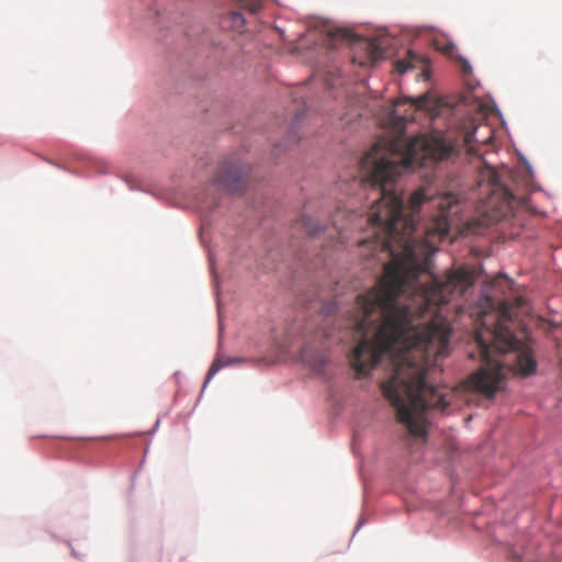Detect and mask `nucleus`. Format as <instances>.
I'll return each instance as SVG.
<instances>
[{"label": "nucleus", "mask_w": 562, "mask_h": 562, "mask_svg": "<svg viewBox=\"0 0 562 562\" xmlns=\"http://www.w3.org/2000/svg\"><path fill=\"white\" fill-rule=\"evenodd\" d=\"M117 177L120 179H122L127 184L130 190L139 191V192H145V193L151 194V192L149 190L143 188L139 184L138 179L135 176H133V175H117Z\"/></svg>", "instance_id": "a211bd4d"}, {"label": "nucleus", "mask_w": 562, "mask_h": 562, "mask_svg": "<svg viewBox=\"0 0 562 562\" xmlns=\"http://www.w3.org/2000/svg\"><path fill=\"white\" fill-rule=\"evenodd\" d=\"M398 35L407 40L408 42H414L416 40H424L426 45L430 48L442 49V44L439 40V36H442L448 42V48L451 50H457V45L452 38H450L446 33L440 31L434 25L425 24V25H409V24H400L398 25Z\"/></svg>", "instance_id": "423d86ee"}, {"label": "nucleus", "mask_w": 562, "mask_h": 562, "mask_svg": "<svg viewBox=\"0 0 562 562\" xmlns=\"http://www.w3.org/2000/svg\"><path fill=\"white\" fill-rule=\"evenodd\" d=\"M385 40H396V36L390 32L387 25H378L375 27L374 41L380 43Z\"/></svg>", "instance_id": "aec40b11"}, {"label": "nucleus", "mask_w": 562, "mask_h": 562, "mask_svg": "<svg viewBox=\"0 0 562 562\" xmlns=\"http://www.w3.org/2000/svg\"><path fill=\"white\" fill-rule=\"evenodd\" d=\"M300 362L307 368L313 375L322 379L326 383L329 384V396L331 397L334 402V408L336 411V414L339 415L344 411V403L340 398L337 397L336 390L334 389V385L331 384L333 375L330 371L328 370L329 364V357L325 353L312 349L310 347H305L300 356H299Z\"/></svg>", "instance_id": "39448f33"}, {"label": "nucleus", "mask_w": 562, "mask_h": 562, "mask_svg": "<svg viewBox=\"0 0 562 562\" xmlns=\"http://www.w3.org/2000/svg\"><path fill=\"white\" fill-rule=\"evenodd\" d=\"M203 111L205 112V116L203 117L204 121L209 123H214L215 119H213V112H215V109H210L206 105H202Z\"/></svg>", "instance_id": "c85d7f7f"}, {"label": "nucleus", "mask_w": 562, "mask_h": 562, "mask_svg": "<svg viewBox=\"0 0 562 562\" xmlns=\"http://www.w3.org/2000/svg\"><path fill=\"white\" fill-rule=\"evenodd\" d=\"M222 344H223V326L222 324L220 323V330H218V353L217 356L215 357V359L212 361L207 372H206V375H205V379H204V382H203V385H202V389L200 391V394H199V397H198V401H196V404H199L200 400L202 398L203 394H204V391L206 390L209 383L212 381V379L222 370L224 369V366L222 363V358H221V355H220V351L222 349Z\"/></svg>", "instance_id": "9b49d317"}, {"label": "nucleus", "mask_w": 562, "mask_h": 562, "mask_svg": "<svg viewBox=\"0 0 562 562\" xmlns=\"http://www.w3.org/2000/svg\"><path fill=\"white\" fill-rule=\"evenodd\" d=\"M367 524V518L364 517H360V519L358 520L356 527H355V530L352 532V536H351V539L355 537V535Z\"/></svg>", "instance_id": "7c9ffc66"}, {"label": "nucleus", "mask_w": 562, "mask_h": 562, "mask_svg": "<svg viewBox=\"0 0 562 562\" xmlns=\"http://www.w3.org/2000/svg\"><path fill=\"white\" fill-rule=\"evenodd\" d=\"M206 223V220L203 221V227L200 229V233H199V237H200V240L202 243V245L206 246V240H205V237H204V225Z\"/></svg>", "instance_id": "2f4dec72"}, {"label": "nucleus", "mask_w": 562, "mask_h": 562, "mask_svg": "<svg viewBox=\"0 0 562 562\" xmlns=\"http://www.w3.org/2000/svg\"><path fill=\"white\" fill-rule=\"evenodd\" d=\"M148 449H149V442L147 443V446H146V448H145L144 457H143V461H142V462H144V461H145V457H146V454H147V452H148Z\"/></svg>", "instance_id": "c9c22d12"}, {"label": "nucleus", "mask_w": 562, "mask_h": 562, "mask_svg": "<svg viewBox=\"0 0 562 562\" xmlns=\"http://www.w3.org/2000/svg\"><path fill=\"white\" fill-rule=\"evenodd\" d=\"M65 542L67 543V546L69 547L70 549V554L74 559L78 560L79 562H85L86 561V553H81L79 551H77L74 547H72V543L70 540H65Z\"/></svg>", "instance_id": "a878e982"}, {"label": "nucleus", "mask_w": 562, "mask_h": 562, "mask_svg": "<svg viewBox=\"0 0 562 562\" xmlns=\"http://www.w3.org/2000/svg\"><path fill=\"white\" fill-rule=\"evenodd\" d=\"M139 13L135 29L165 45L175 55L186 58L187 49L200 45H216L207 25L213 9L223 0H136Z\"/></svg>", "instance_id": "f03ea898"}, {"label": "nucleus", "mask_w": 562, "mask_h": 562, "mask_svg": "<svg viewBox=\"0 0 562 562\" xmlns=\"http://www.w3.org/2000/svg\"><path fill=\"white\" fill-rule=\"evenodd\" d=\"M456 66L458 67L459 71L463 75H472L473 74V67L471 61L468 57L460 53H456Z\"/></svg>", "instance_id": "f3484780"}, {"label": "nucleus", "mask_w": 562, "mask_h": 562, "mask_svg": "<svg viewBox=\"0 0 562 562\" xmlns=\"http://www.w3.org/2000/svg\"><path fill=\"white\" fill-rule=\"evenodd\" d=\"M476 134H477V128L476 127L471 128L467 134V143L471 144L473 142H476Z\"/></svg>", "instance_id": "c756f323"}, {"label": "nucleus", "mask_w": 562, "mask_h": 562, "mask_svg": "<svg viewBox=\"0 0 562 562\" xmlns=\"http://www.w3.org/2000/svg\"><path fill=\"white\" fill-rule=\"evenodd\" d=\"M71 159L81 165L83 168L94 169L101 175L108 173L104 161L87 153L75 151L71 155Z\"/></svg>", "instance_id": "ddd939ff"}, {"label": "nucleus", "mask_w": 562, "mask_h": 562, "mask_svg": "<svg viewBox=\"0 0 562 562\" xmlns=\"http://www.w3.org/2000/svg\"><path fill=\"white\" fill-rule=\"evenodd\" d=\"M506 554L508 559H510L513 562H560L558 560L553 561H546V560H537V561H530L525 558V555L517 550L515 547L508 544L506 549Z\"/></svg>", "instance_id": "dca6fc26"}, {"label": "nucleus", "mask_w": 562, "mask_h": 562, "mask_svg": "<svg viewBox=\"0 0 562 562\" xmlns=\"http://www.w3.org/2000/svg\"><path fill=\"white\" fill-rule=\"evenodd\" d=\"M279 32H281L282 34L284 33V30H281L279 27H277Z\"/></svg>", "instance_id": "ea45409f"}, {"label": "nucleus", "mask_w": 562, "mask_h": 562, "mask_svg": "<svg viewBox=\"0 0 562 562\" xmlns=\"http://www.w3.org/2000/svg\"><path fill=\"white\" fill-rule=\"evenodd\" d=\"M395 406L403 430V445L411 454H414L415 451H419L428 445V429L415 418L412 408L400 397L395 398Z\"/></svg>", "instance_id": "7ed1b4c3"}, {"label": "nucleus", "mask_w": 562, "mask_h": 562, "mask_svg": "<svg viewBox=\"0 0 562 562\" xmlns=\"http://www.w3.org/2000/svg\"><path fill=\"white\" fill-rule=\"evenodd\" d=\"M139 13L135 29L165 45L175 55L186 58L187 49L200 45H216L207 25L213 9L223 0H136Z\"/></svg>", "instance_id": "f257e3e1"}, {"label": "nucleus", "mask_w": 562, "mask_h": 562, "mask_svg": "<svg viewBox=\"0 0 562 562\" xmlns=\"http://www.w3.org/2000/svg\"><path fill=\"white\" fill-rule=\"evenodd\" d=\"M535 190L537 191H543L542 187L540 184H536L535 186Z\"/></svg>", "instance_id": "e433bc0d"}, {"label": "nucleus", "mask_w": 562, "mask_h": 562, "mask_svg": "<svg viewBox=\"0 0 562 562\" xmlns=\"http://www.w3.org/2000/svg\"><path fill=\"white\" fill-rule=\"evenodd\" d=\"M250 172L251 169L248 165L226 157L218 165L215 178L223 191L231 194H244L249 187Z\"/></svg>", "instance_id": "20e7f679"}, {"label": "nucleus", "mask_w": 562, "mask_h": 562, "mask_svg": "<svg viewBox=\"0 0 562 562\" xmlns=\"http://www.w3.org/2000/svg\"><path fill=\"white\" fill-rule=\"evenodd\" d=\"M262 7L261 0H258V3L254 7V10H259Z\"/></svg>", "instance_id": "f704fd0d"}, {"label": "nucleus", "mask_w": 562, "mask_h": 562, "mask_svg": "<svg viewBox=\"0 0 562 562\" xmlns=\"http://www.w3.org/2000/svg\"><path fill=\"white\" fill-rule=\"evenodd\" d=\"M322 311L326 317L336 316L340 313V306L337 301H328L324 303Z\"/></svg>", "instance_id": "412c9836"}, {"label": "nucleus", "mask_w": 562, "mask_h": 562, "mask_svg": "<svg viewBox=\"0 0 562 562\" xmlns=\"http://www.w3.org/2000/svg\"><path fill=\"white\" fill-rule=\"evenodd\" d=\"M47 161H48L50 165H54V166H56L57 168L63 169V170H66V171H68V172H70V173H72V175H76V176H81V175H82L79 170L74 169V168H68L67 166H65V165H63V164H57V162H54V161H52V160H47Z\"/></svg>", "instance_id": "cd10ccee"}, {"label": "nucleus", "mask_w": 562, "mask_h": 562, "mask_svg": "<svg viewBox=\"0 0 562 562\" xmlns=\"http://www.w3.org/2000/svg\"><path fill=\"white\" fill-rule=\"evenodd\" d=\"M248 359L243 356H235V357H228L226 359H222V363L224 368L233 367V366H239L243 363H246Z\"/></svg>", "instance_id": "b1692460"}, {"label": "nucleus", "mask_w": 562, "mask_h": 562, "mask_svg": "<svg viewBox=\"0 0 562 562\" xmlns=\"http://www.w3.org/2000/svg\"><path fill=\"white\" fill-rule=\"evenodd\" d=\"M221 111L226 113L227 112L226 106L224 109H221Z\"/></svg>", "instance_id": "4c0bfd02"}, {"label": "nucleus", "mask_w": 562, "mask_h": 562, "mask_svg": "<svg viewBox=\"0 0 562 562\" xmlns=\"http://www.w3.org/2000/svg\"><path fill=\"white\" fill-rule=\"evenodd\" d=\"M229 21L232 27L240 32L247 25V19L240 11H233L229 13Z\"/></svg>", "instance_id": "6ab92c4d"}, {"label": "nucleus", "mask_w": 562, "mask_h": 562, "mask_svg": "<svg viewBox=\"0 0 562 562\" xmlns=\"http://www.w3.org/2000/svg\"><path fill=\"white\" fill-rule=\"evenodd\" d=\"M300 224L311 238H317L327 231V225L315 220L311 214L303 213Z\"/></svg>", "instance_id": "4468645a"}, {"label": "nucleus", "mask_w": 562, "mask_h": 562, "mask_svg": "<svg viewBox=\"0 0 562 562\" xmlns=\"http://www.w3.org/2000/svg\"><path fill=\"white\" fill-rule=\"evenodd\" d=\"M307 115V108H302L297 110L292 119V122L289 126L286 138L283 142H280L277 145V148L280 150H288L289 146L300 142V126L304 119Z\"/></svg>", "instance_id": "9d476101"}, {"label": "nucleus", "mask_w": 562, "mask_h": 562, "mask_svg": "<svg viewBox=\"0 0 562 562\" xmlns=\"http://www.w3.org/2000/svg\"><path fill=\"white\" fill-rule=\"evenodd\" d=\"M115 439V436H100V437H59L52 438L49 443L50 448L57 453H64L68 451L99 450L111 440Z\"/></svg>", "instance_id": "0eeeda50"}, {"label": "nucleus", "mask_w": 562, "mask_h": 562, "mask_svg": "<svg viewBox=\"0 0 562 562\" xmlns=\"http://www.w3.org/2000/svg\"><path fill=\"white\" fill-rule=\"evenodd\" d=\"M209 267L210 271L213 278V283L215 286L216 295L218 296V282H220V276L216 270V262L211 251H209Z\"/></svg>", "instance_id": "4be33fe9"}, {"label": "nucleus", "mask_w": 562, "mask_h": 562, "mask_svg": "<svg viewBox=\"0 0 562 562\" xmlns=\"http://www.w3.org/2000/svg\"><path fill=\"white\" fill-rule=\"evenodd\" d=\"M294 336L291 325L286 324L279 328L277 324L270 325L269 341L272 348L281 349L286 340L292 339Z\"/></svg>", "instance_id": "f8f14e48"}, {"label": "nucleus", "mask_w": 562, "mask_h": 562, "mask_svg": "<svg viewBox=\"0 0 562 562\" xmlns=\"http://www.w3.org/2000/svg\"><path fill=\"white\" fill-rule=\"evenodd\" d=\"M180 374H181V372H180V371H176V372L173 373V379L176 380V382H177V383H179Z\"/></svg>", "instance_id": "72a5a7b5"}, {"label": "nucleus", "mask_w": 562, "mask_h": 562, "mask_svg": "<svg viewBox=\"0 0 562 562\" xmlns=\"http://www.w3.org/2000/svg\"><path fill=\"white\" fill-rule=\"evenodd\" d=\"M361 438H362L361 430L355 428L352 430V439H351V449L355 454L359 453L358 443L361 441Z\"/></svg>", "instance_id": "393cba45"}, {"label": "nucleus", "mask_w": 562, "mask_h": 562, "mask_svg": "<svg viewBox=\"0 0 562 562\" xmlns=\"http://www.w3.org/2000/svg\"><path fill=\"white\" fill-rule=\"evenodd\" d=\"M159 426H160V419L158 418L155 422L154 426L148 430V434L154 435L158 430Z\"/></svg>", "instance_id": "473e14b6"}, {"label": "nucleus", "mask_w": 562, "mask_h": 562, "mask_svg": "<svg viewBox=\"0 0 562 562\" xmlns=\"http://www.w3.org/2000/svg\"><path fill=\"white\" fill-rule=\"evenodd\" d=\"M516 370L522 376H532L538 373V360L533 351L524 347L516 355Z\"/></svg>", "instance_id": "1a4fd4ad"}, {"label": "nucleus", "mask_w": 562, "mask_h": 562, "mask_svg": "<svg viewBox=\"0 0 562 562\" xmlns=\"http://www.w3.org/2000/svg\"><path fill=\"white\" fill-rule=\"evenodd\" d=\"M488 100L491 102L492 112L498 117L501 124L508 130L507 122L503 115L502 110L499 109L498 104L496 103L495 99L492 97L491 93L487 94Z\"/></svg>", "instance_id": "5701e85b"}, {"label": "nucleus", "mask_w": 562, "mask_h": 562, "mask_svg": "<svg viewBox=\"0 0 562 562\" xmlns=\"http://www.w3.org/2000/svg\"><path fill=\"white\" fill-rule=\"evenodd\" d=\"M519 157L526 168V171L528 173V176L533 180L535 179V171H533V167L532 165L530 164V161L527 159V157L525 155H522L521 153H519Z\"/></svg>", "instance_id": "bb28decb"}, {"label": "nucleus", "mask_w": 562, "mask_h": 562, "mask_svg": "<svg viewBox=\"0 0 562 562\" xmlns=\"http://www.w3.org/2000/svg\"><path fill=\"white\" fill-rule=\"evenodd\" d=\"M434 61V57L428 53L409 47L406 50V58L397 60L394 68L400 76H404L408 71L419 68L422 70V78L425 81H431Z\"/></svg>", "instance_id": "6e6552de"}, {"label": "nucleus", "mask_w": 562, "mask_h": 562, "mask_svg": "<svg viewBox=\"0 0 562 562\" xmlns=\"http://www.w3.org/2000/svg\"><path fill=\"white\" fill-rule=\"evenodd\" d=\"M135 475H136V472L131 476L132 482L134 481Z\"/></svg>", "instance_id": "58836bf2"}, {"label": "nucleus", "mask_w": 562, "mask_h": 562, "mask_svg": "<svg viewBox=\"0 0 562 562\" xmlns=\"http://www.w3.org/2000/svg\"><path fill=\"white\" fill-rule=\"evenodd\" d=\"M308 27L319 33L322 37L328 38L334 37L336 32L335 25L330 20L316 16L312 19Z\"/></svg>", "instance_id": "2eb2a0df"}]
</instances>
